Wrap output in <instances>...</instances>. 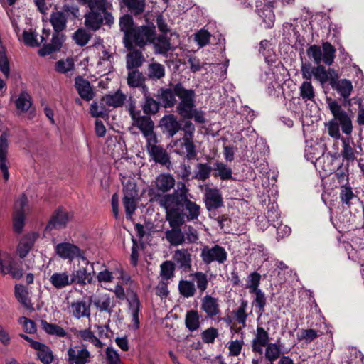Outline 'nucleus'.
<instances>
[{"label": "nucleus", "instance_id": "a878e982", "mask_svg": "<svg viewBox=\"0 0 364 364\" xmlns=\"http://www.w3.org/2000/svg\"><path fill=\"white\" fill-rule=\"evenodd\" d=\"M284 353L282 345L277 341V343H270L265 347L264 358L269 363H274Z\"/></svg>", "mask_w": 364, "mask_h": 364}, {"label": "nucleus", "instance_id": "2eb2a0df", "mask_svg": "<svg viewBox=\"0 0 364 364\" xmlns=\"http://www.w3.org/2000/svg\"><path fill=\"white\" fill-rule=\"evenodd\" d=\"M70 220L68 212L61 208L56 209L50 220L47 223L45 230L51 231L54 229H62L66 227L68 222Z\"/></svg>", "mask_w": 364, "mask_h": 364}, {"label": "nucleus", "instance_id": "680f3d73", "mask_svg": "<svg viewBox=\"0 0 364 364\" xmlns=\"http://www.w3.org/2000/svg\"><path fill=\"white\" fill-rule=\"evenodd\" d=\"M250 293L255 294V297L253 300V304L256 308L259 309L260 314H262L264 311V306L267 303L264 294L262 291L261 289Z\"/></svg>", "mask_w": 364, "mask_h": 364}, {"label": "nucleus", "instance_id": "a18cd8bd", "mask_svg": "<svg viewBox=\"0 0 364 364\" xmlns=\"http://www.w3.org/2000/svg\"><path fill=\"white\" fill-rule=\"evenodd\" d=\"M212 170L213 167L209 164L199 163L196 166L193 177L198 181H205L210 177Z\"/></svg>", "mask_w": 364, "mask_h": 364}, {"label": "nucleus", "instance_id": "f257e3e1", "mask_svg": "<svg viewBox=\"0 0 364 364\" xmlns=\"http://www.w3.org/2000/svg\"><path fill=\"white\" fill-rule=\"evenodd\" d=\"M191 195L184 183H179L172 193L159 196L156 201L165 210L169 225L181 226L186 221L198 220L200 206L190 199Z\"/></svg>", "mask_w": 364, "mask_h": 364}, {"label": "nucleus", "instance_id": "c85d7f7f", "mask_svg": "<svg viewBox=\"0 0 364 364\" xmlns=\"http://www.w3.org/2000/svg\"><path fill=\"white\" fill-rule=\"evenodd\" d=\"M129 50V53L127 55V68L129 70L140 67L145 58L142 54V52L134 49L132 47L131 49H128Z\"/></svg>", "mask_w": 364, "mask_h": 364}, {"label": "nucleus", "instance_id": "de8ad7c7", "mask_svg": "<svg viewBox=\"0 0 364 364\" xmlns=\"http://www.w3.org/2000/svg\"><path fill=\"white\" fill-rule=\"evenodd\" d=\"M178 291L183 297L190 298L195 295L196 289L193 282L182 279L178 283Z\"/></svg>", "mask_w": 364, "mask_h": 364}, {"label": "nucleus", "instance_id": "a211bd4d", "mask_svg": "<svg viewBox=\"0 0 364 364\" xmlns=\"http://www.w3.org/2000/svg\"><path fill=\"white\" fill-rule=\"evenodd\" d=\"M8 138L9 134L7 132H4L0 135V170L2 171L3 178L5 181H7L9 178V172L6 164L9 149Z\"/></svg>", "mask_w": 364, "mask_h": 364}, {"label": "nucleus", "instance_id": "4d7b16f0", "mask_svg": "<svg viewBox=\"0 0 364 364\" xmlns=\"http://www.w3.org/2000/svg\"><path fill=\"white\" fill-rule=\"evenodd\" d=\"M247 306V301L242 300L240 306L234 311L235 318L239 323L242 324L243 326H246V320L247 314L246 309Z\"/></svg>", "mask_w": 364, "mask_h": 364}, {"label": "nucleus", "instance_id": "423d86ee", "mask_svg": "<svg viewBox=\"0 0 364 364\" xmlns=\"http://www.w3.org/2000/svg\"><path fill=\"white\" fill-rule=\"evenodd\" d=\"M0 272L3 275L9 274L14 279L23 277L22 262L17 261L11 255L0 252Z\"/></svg>", "mask_w": 364, "mask_h": 364}, {"label": "nucleus", "instance_id": "f704fd0d", "mask_svg": "<svg viewBox=\"0 0 364 364\" xmlns=\"http://www.w3.org/2000/svg\"><path fill=\"white\" fill-rule=\"evenodd\" d=\"M214 176L220 178L222 181L232 179V171L230 167L220 161L213 164Z\"/></svg>", "mask_w": 364, "mask_h": 364}, {"label": "nucleus", "instance_id": "603ef678", "mask_svg": "<svg viewBox=\"0 0 364 364\" xmlns=\"http://www.w3.org/2000/svg\"><path fill=\"white\" fill-rule=\"evenodd\" d=\"M16 108L22 112H27L31 106V96L25 91H22L16 100Z\"/></svg>", "mask_w": 364, "mask_h": 364}, {"label": "nucleus", "instance_id": "37998d69", "mask_svg": "<svg viewBox=\"0 0 364 364\" xmlns=\"http://www.w3.org/2000/svg\"><path fill=\"white\" fill-rule=\"evenodd\" d=\"M42 328L50 335H55L59 337H65L66 331L60 326L55 323H48L46 320L40 321Z\"/></svg>", "mask_w": 364, "mask_h": 364}, {"label": "nucleus", "instance_id": "6e6552de", "mask_svg": "<svg viewBox=\"0 0 364 364\" xmlns=\"http://www.w3.org/2000/svg\"><path fill=\"white\" fill-rule=\"evenodd\" d=\"M129 114L132 120L133 125L136 126L142 132L146 141H152L156 137L154 132V123L151 117L146 115H141L140 111H135L134 107L129 108Z\"/></svg>", "mask_w": 364, "mask_h": 364}, {"label": "nucleus", "instance_id": "3c124183", "mask_svg": "<svg viewBox=\"0 0 364 364\" xmlns=\"http://www.w3.org/2000/svg\"><path fill=\"white\" fill-rule=\"evenodd\" d=\"M94 304L101 311H106L110 312L111 298L109 294H98L94 301Z\"/></svg>", "mask_w": 364, "mask_h": 364}, {"label": "nucleus", "instance_id": "8fccbe9b", "mask_svg": "<svg viewBox=\"0 0 364 364\" xmlns=\"http://www.w3.org/2000/svg\"><path fill=\"white\" fill-rule=\"evenodd\" d=\"M193 280L196 283V286L199 292L201 294L207 289L208 285V275L202 272H196L191 274Z\"/></svg>", "mask_w": 364, "mask_h": 364}, {"label": "nucleus", "instance_id": "a19ab883", "mask_svg": "<svg viewBox=\"0 0 364 364\" xmlns=\"http://www.w3.org/2000/svg\"><path fill=\"white\" fill-rule=\"evenodd\" d=\"M50 282L57 289H62L72 283L67 272L53 273L50 278Z\"/></svg>", "mask_w": 364, "mask_h": 364}, {"label": "nucleus", "instance_id": "1a4fd4ad", "mask_svg": "<svg viewBox=\"0 0 364 364\" xmlns=\"http://www.w3.org/2000/svg\"><path fill=\"white\" fill-rule=\"evenodd\" d=\"M200 257L205 264L213 262L223 264L228 260V252L219 245H214L212 247L205 245L201 249Z\"/></svg>", "mask_w": 364, "mask_h": 364}, {"label": "nucleus", "instance_id": "2f4dec72", "mask_svg": "<svg viewBox=\"0 0 364 364\" xmlns=\"http://www.w3.org/2000/svg\"><path fill=\"white\" fill-rule=\"evenodd\" d=\"M14 294L16 299L27 309L33 311V304L28 296V290L22 285L16 284Z\"/></svg>", "mask_w": 364, "mask_h": 364}, {"label": "nucleus", "instance_id": "5fc2aeb1", "mask_svg": "<svg viewBox=\"0 0 364 364\" xmlns=\"http://www.w3.org/2000/svg\"><path fill=\"white\" fill-rule=\"evenodd\" d=\"M0 71L6 78H9L10 75V64L6 55V49L4 46H1L0 50Z\"/></svg>", "mask_w": 364, "mask_h": 364}, {"label": "nucleus", "instance_id": "f8f14e48", "mask_svg": "<svg viewBox=\"0 0 364 364\" xmlns=\"http://www.w3.org/2000/svg\"><path fill=\"white\" fill-rule=\"evenodd\" d=\"M200 309L205 314L206 318L220 321V306L218 298L206 294L200 300Z\"/></svg>", "mask_w": 364, "mask_h": 364}, {"label": "nucleus", "instance_id": "58836bf2", "mask_svg": "<svg viewBox=\"0 0 364 364\" xmlns=\"http://www.w3.org/2000/svg\"><path fill=\"white\" fill-rule=\"evenodd\" d=\"M88 305L86 304L85 302H77L73 303L71 304V309L73 313V315L77 318H80L82 316H90V306L91 304V297L88 298Z\"/></svg>", "mask_w": 364, "mask_h": 364}, {"label": "nucleus", "instance_id": "e2e57ef3", "mask_svg": "<svg viewBox=\"0 0 364 364\" xmlns=\"http://www.w3.org/2000/svg\"><path fill=\"white\" fill-rule=\"evenodd\" d=\"M261 279V275L255 272L248 276L246 288L250 289V293L259 290L258 288Z\"/></svg>", "mask_w": 364, "mask_h": 364}, {"label": "nucleus", "instance_id": "c756f323", "mask_svg": "<svg viewBox=\"0 0 364 364\" xmlns=\"http://www.w3.org/2000/svg\"><path fill=\"white\" fill-rule=\"evenodd\" d=\"M155 184L159 191L166 193L174 187L175 179L169 173H161L156 177Z\"/></svg>", "mask_w": 364, "mask_h": 364}, {"label": "nucleus", "instance_id": "0eeeda50", "mask_svg": "<svg viewBox=\"0 0 364 364\" xmlns=\"http://www.w3.org/2000/svg\"><path fill=\"white\" fill-rule=\"evenodd\" d=\"M0 272L3 275L9 274L14 279L23 277L22 262L17 261L11 255L0 252Z\"/></svg>", "mask_w": 364, "mask_h": 364}, {"label": "nucleus", "instance_id": "412c9836", "mask_svg": "<svg viewBox=\"0 0 364 364\" xmlns=\"http://www.w3.org/2000/svg\"><path fill=\"white\" fill-rule=\"evenodd\" d=\"M120 31L124 33L123 43L125 48L130 46L129 36H130L132 30L135 28L134 21L132 15L125 14L120 17L119 21Z\"/></svg>", "mask_w": 364, "mask_h": 364}, {"label": "nucleus", "instance_id": "9d476101", "mask_svg": "<svg viewBox=\"0 0 364 364\" xmlns=\"http://www.w3.org/2000/svg\"><path fill=\"white\" fill-rule=\"evenodd\" d=\"M28 205V198L25 193H22L15 202L13 213V227L16 233L22 232L25 225V208Z\"/></svg>", "mask_w": 364, "mask_h": 364}, {"label": "nucleus", "instance_id": "5701e85b", "mask_svg": "<svg viewBox=\"0 0 364 364\" xmlns=\"http://www.w3.org/2000/svg\"><path fill=\"white\" fill-rule=\"evenodd\" d=\"M176 96L174 87L173 89L161 87L158 90L156 95L160 104L165 108H171L176 104Z\"/></svg>", "mask_w": 364, "mask_h": 364}, {"label": "nucleus", "instance_id": "9b49d317", "mask_svg": "<svg viewBox=\"0 0 364 364\" xmlns=\"http://www.w3.org/2000/svg\"><path fill=\"white\" fill-rule=\"evenodd\" d=\"M152 141H146V150L149 156L157 164L169 166L171 165L170 157L168 152L161 146L157 145L158 139L155 137Z\"/></svg>", "mask_w": 364, "mask_h": 364}, {"label": "nucleus", "instance_id": "ddd939ff", "mask_svg": "<svg viewBox=\"0 0 364 364\" xmlns=\"http://www.w3.org/2000/svg\"><path fill=\"white\" fill-rule=\"evenodd\" d=\"M55 253L63 259L73 260L75 258L88 261L84 256V252L75 245L70 242H61L55 247Z\"/></svg>", "mask_w": 364, "mask_h": 364}, {"label": "nucleus", "instance_id": "e433bc0d", "mask_svg": "<svg viewBox=\"0 0 364 364\" xmlns=\"http://www.w3.org/2000/svg\"><path fill=\"white\" fill-rule=\"evenodd\" d=\"M185 325L190 331H194L200 327V316L197 310H190L186 312Z\"/></svg>", "mask_w": 364, "mask_h": 364}, {"label": "nucleus", "instance_id": "ea45409f", "mask_svg": "<svg viewBox=\"0 0 364 364\" xmlns=\"http://www.w3.org/2000/svg\"><path fill=\"white\" fill-rule=\"evenodd\" d=\"M176 264L171 260H166L160 265V276L163 280H169L174 277Z\"/></svg>", "mask_w": 364, "mask_h": 364}, {"label": "nucleus", "instance_id": "bb28decb", "mask_svg": "<svg viewBox=\"0 0 364 364\" xmlns=\"http://www.w3.org/2000/svg\"><path fill=\"white\" fill-rule=\"evenodd\" d=\"M171 230H166L165 237L171 245L178 246L185 242L184 233L181 231V226L170 225Z\"/></svg>", "mask_w": 364, "mask_h": 364}, {"label": "nucleus", "instance_id": "20e7f679", "mask_svg": "<svg viewBox=\"0 0 364 364\" xmlns=\"http://www.w3.org/2000/svg\"><path fill=\"white\" fill-rule=\"evenodd\" d=\"M174 90L180 100L176 107L177 112L181 117L188 116L189 111L196 107L195 91L192 89H186L181 83L174 85Z\"/></svg>", "mask_w": 364, "mask_h": 364}, {"label": "nucleus", "instance_id": "473e14b6", "mask_svg": "<svg viewBox=\"0 0 364 364\" xmlns=\"http://www.w3.org/2000/svg\"><path fill=\"white\" fill-rule=\"evenodd\" d=\"M92 53L98 55V65L102 63H108L112 57L107 49L102 45V40L100 38H96L95 44L92 45Z\"/></svg>", "mask_w": 364, "mask_h": 364}, {"label": "nucleus", "instance_id": "bf43d9fd", "mask_svg": "<svg viewBox=\"0 0 364 364\" xmlns=\"http://www.w3.org/2000/svg\"><path fill=\"white\" fill-rule=\"evenodd\" d=\"M74 69V60L72 58H67L65 62L60 60L55 63V70L60 73H66Z\"/></svg>", "mask_w": 364, "mask_h": 364}, {"label": "nucleus", "instance_id": "aec40b11", "mask_svg": "<svg viewBox=\"0 0 364 364\" xmlns=\"http://www.w3.org/2000/svg\"><path fill=\"white\" fill-rule=\"evenodd\" d=\"M173 262L185 272H190L192 268L191 254L187 249L176 250L173 255Z\"/></svg>", "mask_w": 364, "mask_h": 364}, {"label": "nucleus", "instance_id": "79ce46f5", "mask_svg": "<svg viewBox=\"0 0 364 364\" xmlns=\"http://www.w3.org/2000/svg\"><path fill=\"white\" fill-rule=\"evenodd\" d=\"M321 50L323 63L327 65H332L336 57V48L329 42H324Z\"/></svg>", "mask_w": 364, "mask_h": 364}, {"label": "nucleus", "instance_id": "7c9ffc66", "mask_svg": "<svg viewBox=\"0 0 364 364\" xmlns=\"http://www.w3.org/2000/svg\"><path fill=\"white\" fill-rule=\"evenodd\" d=\"M68 16L63 11H53L50 14V22L54 31L61 32L67 25Z\"/></svg>", "mask_w": 364, "mask_h": 364}, {"label": "nucleus", "instance_id": "39448f33", "mask_svg": "<svg viewBox=\"0 0 364 364\" xmlns=\"http://www.w3.org/2000/svg\"><path fill=\"white\" fill-rule=\"evenodd\" d=\"M155 39V26L153 24L135 26L130 36L129 42L130 46L127 48L131 49L134 45L139 48H144L148 43H151Z\"/></svg>", "mask_w": 364, "mask_h": 364}, {"label": "nucleus", "instance_id": "dca6fc26", "mask_svg": "<svg viewBox=\"0 0 364 364\" xmlns=\"http://www.w3.org/2000/svg\"><path fill=\"white\" fill-rule=\"evenodd\" d=\"M268 332L262 327L258 326L252 341V350L254 353L262 355L264 353L263 348L270 343Z\"/></svg>", "mask_w": 364, "mask_h": 364}, {"label": "nucleus", "instance_id": "774afa93", "mask_svg": "<svg viewBox=\"0 0 364 364\" xmlns=\"http://www.w3.org/2000/svg\"><path fill=\"white\" fill-rule=\"evenodd\" d=\"M37 356L43 364H50L53 360V352L48 346L37 352Z\"/></svg>", "mask_w": 364, "mask_h": 364}, {"label": "nucleus", "instance_id": "4be33fe9", "mask_svg": "<svg viewBox=\"0 0 364 364\" xmlns=\"http://www.w3.org/2000/svg\"><path fill=\"white\" fill-rule=\"evenodd\" d=\"M68 355L70 364H86L90 357V352L86 348L75 346L68 349Z\"/></svg>", "mask_w": 364, "mask_h": 364}, {"label": "nucleus", "instance_id": "49530a36", "mask_svg": "<svg viewBox=\"0 0 364 364\" xmlns=\"http://www.w3.org/2000/svg\"><path fill=\"white\" fill-rule=\"evenodd\" d=\"M145 78L138 70H131L128 73L127 84L131 87H139L144 85Z\"/></svg>", "mask_w": 364, "mask_h": 364}, {"label": "nucleus", "instance_id": "864d4df0", "mask_svg": "<svg viewBox=\"0 0 364 364\" xmlns=\"http://www.w3.org/2000/svg\"><path fill=\"white\" fill-rule=\"evenodd\" d=\"M156 53L166 54L171 50V43L169 39L164 35L159 36L154 42Z\"/></svg>", "mask_w": 364, "mask_h": 364}, {"label": "nucleus", "instance_id": "4468645a", "mask_svg": "<svg viewBox=\"0 0 364 364\" xmlns=\"http://www.w3.org/2000/svg\"><path fill=\"white\" fill-rule=\"evenodd\" d=\"M173 146L176 147V153L181 156H185L188 160L196 159L197 157L196 146L193 139L182 137L173 142Z\"/></svg>", "mask_w": 364, "mask_h": 364}, {"label": "nucleus", "instance_id": "09e8293b", "mask_svg": "<svg viewBox=\"0 0 364 364\" xmlns=\"http://www.w3.org/2000/svg\"><path fill=\"white\" fill-rule=\"evenodd\" d=\"M300 96L305 101H314L315 92L310 81H304L299 87Z\"/></svg>", "mask_w": 364, "mask_h": 364}, {"label": "nucleus", "instance_id": "f03ea898", "mask_svg": "<svg viewBox=\"0 0 364 364\" xmlns=\"http://www.w3.org/2000/svg\"><path fill=\"white\" fill-rule=\"evenodd\" d=\"M328 107L333 118L326 124L330 136L338 140L341 138L340 127L342 132L350 135L353 131L352 117L348 114L336 101H331Z\"/></svg>", "mask_w": 364, "mask_h": 364}, {"label": "nucleus", "instance_id": "69168bd1", "mask_svg": "<svg viewBox=\"0 0 364 364\" xmlns=\"http://www.w3.org/2000/svg\"><path fill=\"white\" fill-rule=\"evenodd\" d=\"M259 16L263 19L264 23L266 24V28H272L274 22V14L271 9L267 7L259 11Z\"/></svg>", "mask_w": 364, "mask_h": 364}, {"label": "nucleus", "instance_id": "c03bdc74", "mask_svg": "<svg viewBox=\"0 0 364 364\" xmlns=\"http://www.w3.org/2000/svg\"><path fill=\"white\" fill-rule=\"evenodd\" d=\"M165 76V68L159 63H151L148 66V77L153 80H157Z\"/></svg>", "mask_w": 364, "mask_h": 364}, {"label": "nucleus", "instance_id": "052dcab7", "mask_svg": "<svg viewBox=\"0 0 364 364\" xmlns=\"http://www.w3.org/2000/svg\"><path fill=\"white\" fill-rule=\"evenodd\" d=\"M90 38V34L82 28L77 29L73 35V39L75 43L80 46H85L88 43Z\"/></svg>", "mask_w": 364, "mask_h": 364}, {"label": "nucleus", "instance_id": "b1692460", "mask_svg": "<svg viewBox=\"0 0 364 364\" xmlns=\"http://www.w3.org/2000/svg\"><path fill=\"white\" fill-rule=\"evenodd\" d=\"M122 8L125 7L131 15L138 16L146 9V0H119Z\"/></svg>", "mask_w": 364, "mask_h": 364}, {"label": "nucleus", "instance_id": "6e6d98bb", "mask_svg": "<svg viewBox=\"0 0 364 364\" xmlns=\"http://www.w3.org/2000/svg\"><path fill=\"white\" fill-rule=\"evenodd\" d=\"M159 102H157L151 97L146 96L142 106V109L146 114H154L159 109Z\"/></svg>", "mask_w": 364, "mask_h": 364}, {"label": "nucleus", "instance_id": "4c0bfd02", "mask_svg": "<svg viewBox=\"0 0 364 364\" xmlns=\"http://www.w3.org/2000/svg\"><path fill=\"white\" fill-rule=\"evenodd\" d=\"M259 52L264 57L268 65H272L276 60V56L271 48V43L267 40H263L259 43Z\"/></svg>", "mask_w": 364, "mask_h": 364}, {"label": "nucleus", "instance_id": "c9c22d12", "mask_svg": "<svg viewBox=\"0 0 364 364\" xmlns=\"http://www.w3.org/2000/svg\"><path fill=\"white\" fill-rule=\"evenodd\" d=\"M331 87L333 90H336L343 99L348 98L353 90L351 81L347 79L341 80Z\"/></svg>", "mask_w": 364, "mask_h": 364}, {"label": "nucleus", "instance_id": "13d9d810", "mask_svg": "<svg viewBox=\"0 0 364 364\" xmlns=\"http://www.w3.org/2000/svg\"><path fill=\"white\" fill-rule=\"evenodd\" d=\"M308 57L312 59L315 64L318 65L323 62L321 48L317 45H311L306 50Z\"/></svg>", "mask_w": 364, "mask_h": 364}, {"label": "nucleus", "instance_id": "6ab92c4d", "mask_svg": "<svg viewBox=\"0 0 364 364\" xmlns=\"http://www.w3.org/2000/svg\"><path fill=\"white\" fill-rule=\"evenodd\" d=\"M204 200L208 210H215L223 205V200L220 191L217 188H206Z\"/></svg>", "mask_w": 364, "mask_h": 364}, {"label": "nucleus", "instance_id": "338daca9", "mask_svg": "<svg viewBox=\"0 0 364 364\" xmlns=\"http://www.w3.org/2000/svg\"><path fill=\"white\" fill-rule=\"evenodd\" d=\"M244 341L242 338L231 341L228 346L229 355L234 357L238 356L241 353Z\"/></svg>", "mask_w": 364, "mask_h": 364}, {"label": "nucleus", "instance_id": "7ed1b4c3", "mask_svg": "<svg viewBox=\"0 0 364 364\" xmlns=\"http://www.w3.org/2000/svg\"><path fill=\"white\" fill-rule=\"evenodd\" d=\"M112 5L107 0H92V31L105 24L109 28L114 24V16L109 11Z\"/></svg>", "mask_w": 364, "mask_h": 364}, {"label": "nucleus", "instance_id": "393cba45", "mask_svg": "<svg viewBox=\"0 0 364 364\" xmlns=\"http://www.w3.org/2000/svg\"><path fill=\"white\" fill-rule=\"evenodd\" d=\"M129 303V311L132 316L134 329H137L139 326V312L140 308V301L136 295V293L132 291L127 298Z\"/></svg>", "mask_w": 364, "mask_h": 364}, {"label": "nucleus", "instance_id": "f3484780", "mask_svg": "<svg viewBox=\"0 0 364 364\" xmlns=\"http://www.w3.org/2000/svg\"><path fill=\"white\" fill-rule=\"evenodd\" d=\"M159 126L162 132L169 137H173L181 129V124L176 117L171 114L163 117L159 122Z\"/></svg>", "mask_w": 364, "mask_h": 364}, {"label": "nucleus", "instance_id": "0e129e2a", "mask_svg": "<svg viewBox=\"0 0 364 364\" xmlns=\"http://www.w3.org/2000/svg\"><path fill=\"white\" fill-rule=\"evenodd\" d=\"M339 197L343 203L350 206L351 205L350 200L355 197V195L353 193V190L350 186H343L341 188Z\"/></svg>", "mask_w": 364, "mask_h": 364}, {"label": "nucleus", "instance_id": "cd10ccee", "mask_svg": "<svg viewBox=\"0 0 364 364\" xmlns=\"http://www.w3.org/2000/svg\"><path fill=\"white\" fill-rule=\"evenodd\" d=\"M75 87L80 97L86 101L91 100V85L90 81L77 75L75 79Z\"/></svg>", "mask_w": 364, "mask_h": 364}, {"label": "nucleus", "instance_id": "72a5a7b5", "mask_svg": "<svg viewBox=\"0 0 364 364\" xmlns=\"http://www.w3.org/2000/svg\"><path fill=\"white\" fill-rule=\"evenodd\" d=\"M127 96L123 94L120 90H119L114 93L105 95L103 96L102 101L107 106L115 108L122 107L124 105Z\"/></svg>", "mask_w": 364, "mask_h": 364}]
</instances>
